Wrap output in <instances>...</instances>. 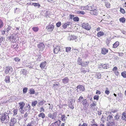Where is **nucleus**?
<instances>
[{"mask_svg": "<svg viewBox=\"0 0 126 126\" xmlns=\"http://www.w3.org/2000/svg\"><path fill=\"white\" fill-rule=\"evenodd\" d=\"M105 6L107 8H110V3L108 2H105Z\"/></svg>", "mask_w": 126, "mask_h": 126, "instance_id": "nucleus-34", "label": "nucleus"}, {"mask_svg": "<svg viewBox=\"0 0 126 126\" xmlns=\"http://www.w3.org/2000/svg\"><path fill=\"white\" fill-rule=\"evenodd\" d=\"M66 52H69L71 49V47H66Z\"/></svg>", "mask_w": 126, "mask_h": 126, "instance_id": "nucleus-45", "label": "nucleus"}, {"mask_svg": "<svg viewBox=\"0 0 126 126\" xmlns=\"http://www.w3.org/2000/svg\"><path fill=\"white\" fill-rule=\"evenodd\" d=\"M6 83H9L10 82V77L9 76H6L5 79Z\"/></svg>", "mask_w": 126, "mask_h": 126, "instance_id": "nucleus-21", "label": "nucleus"}, {"mask_svg": "<svg viewBox=\"0 0 126 126\" xmlns=\"http://www.w3.org/2000/svg\"><path fill=\"white\" fill-rule=\"evenodd\" d=\"M70 25V22H67L65 24H64L63 25V27L64 29H65L67 27H69V26Z\"/></svg>", "mask_w": 126, "mask_h": 126, "instance_id": "nucleus-19", "label": "nucleus"}, {"mask_svg": "<svg viewBox=\"0 0 126 126\" xmlns=\"http://www.w3.org/2000/svg\"><path fill=\"white\" fill-rule=\"evenodd\" d=\"M29 93L31 94H33L35 93V91L33 89H31L29 90Z\"/></svg>", "mask_w": 126, "mask_h": 126, "instance_id": "nucleus-31", "label": "nucleus"}, {"mask_svg": "<svg viewBox=\"0 0 126 126\" xmlns=\"http://www.w3.org/2000/svg\"><path fill=\"white\" fill-rule=\"evenodd\" d=\"M61 47L60 46H57L56 47V53H57L60 50Z\"/></svg>", "mask_w": 126, "mask_h": 126, "instance_id": "nucleus-26", "label": "nucleus"}, {"mask_svg": "<svg viewBox=\"0 0 126 126\" xmlns=\"http://www.w3.org/2000/svg\"><path fill=\"white\" fill-rule=\"evenodd\" d=\"M78 13L79 14L84 15L85 14V13L84 12L82 11H79L78 12Z\"/></svg>", "mask_w": 126, "mask_h": 126, "instance_id": "nucleus-58", "label": "nucleus"}, {"mask_svg": "<svg viewBox=\"0 0 126 126\" xmlns=\"http://www.w3.org/2000/svg\"><path fill=\"white\" fill-rule=\"evenodd\" d=\"M94 100H98L99 99V96L97 95H96L94 96Z\"/></svg>", "mask_w": 126, "mask_h": 126, "instance_id": "nucleus-57", "label": "nucleus"}, {"mask_svg": "<svg viewBox=\"0 0 126 126\" xmlns=\"http://www.w3.org/2000/svg\"><path fill=\"white\" fill-rule=\"evenodd\" d=\"M32 29L35 32H36L38 30V28L37 27H33L32 28Z\"/></svg>", "mask_w": 126, "mask_h": 126, "instance_id": "nucleus-47", "label": "nucleus"}, {"mask_svg": "<svg viewBox=\"0 0 126 126\" xmlns=\"http://www.w3.org/2000/svg\"><path fill=\"white\" fill-rule=\"evenodd\" d=\"M81 8L82 9H83L84 10H87L91 11L94 9L93 6H90V5H88L86 7L82 6Z\"/></svg>", "mask_w": 126, "mask_h": 126, "instance_id": "nucleus-4", "label": "nucleus"}, {"mask_svg": "<svg viewBox=\"0 0 126 126\" xmlns=\"http://www.w3.org/2000/svg\"><path fill=\"white\" fill-rule=\"evenodd\" d=\"M81 103L83 106L84 109H86L87 107V105L88 102L86 99L84 98L81 101Z\"/></svg>", "mask_w": 126, "mask_h": 126, "instance_id": "nucleus-7", "label": "nucleus"}, {"mask_svg": "<svg viewBox=\"0 0 126 126\" xmlns=\"http://www.w3.org/2000/svg\"><path fill=\"white\" fill-rule=\"evenodd\" d=\"M39 117H41L42 119H44L45 117V114L43 113H41L38 115Z\"/></svg>", "mask_w": 126, "mask_h": 126, "instance_id": "nucleus-25", "label": "nucleus"}, {"mask_svg": "<svg viewBox=\"0 0 126 126\" xmlns=\"http://www.w3.org/2000/svg\"><path fill=\"white\" fill-rule=\"evenodd\" d=\"M83 99V97H82L80 96L79 98L78 102L81 103V101Z\"/></svg>", "mask_w": 126, "mask_h": 126, "instance_id": "nucleus-49", "label": "nucleus"}, {"mask_svg": "<svg viewBox=\"0 0 126 126\" xmlns=\"http://www.w3.org/2000/svg\"><path fill=\"white\" fill-rule=\"evenodd\" d=\"M16 119L12 118L10 122H9V125L10 126H14L17 122Z\"/></svg>", "mask_w": 126, "mask_h": 126, "instance_id": "nucleus-5", "label": "nucleus"}, {"mask_svg": "<svg viewBox=\"0 0 126 126\" xmlns=\"http://www.w3.org/2000/svg\"><path fill=\"white\" fill-rule=\"evenodd\" d=\"M3 26V23L2 20L0 19V29Z\"/></svg>", "mask_w": 126, "mask_h": 126, "instance_id": "nucleus-44", "label": "nucleus"}, {"mask_svg": "<svg viewBox=\"0 0 126 126\" xmlns=\"http://www.w3.org/2000/svg\"><path fill=\"white\" fill-rule=\"evenodd\" d=\"M120 11L121 13H122L123 14L125 13V11L124 10L123 8H122V7H120Z\"/></svg>", "mask_w": 126, "mask_h": 126, "instance_id": "nucleus-40", "label": "nucleus"}, {"mask_svg": "<svg viewBox=\"0 0 126 126\" xmlns=\"http://www.w3.org/2000/svg\"><path fill=\"white\" fill-rule=\"evenodd\" d=\"M78 63L79 65H81L82 63L81 61V59L80 57H79L77 60Z\"/></svg>", "mask_w": 126, "mask_h": 126, "instance_id": "nucleus-24", "label": "nucleus"}, {"mask_svg": "<svg viewBox=\"0 0 126 126\" xmlns=\"http://www.w3.org/2000/svg\"><path fill=\"white\" fill-rule=\"evenodd\" d=\"M5 40L4 37H1L0 38V46L1 45V43L2 44V42H3Z\"/></svg>", "mask_w": 126, "mask_h": 126, "instance_id": "nucleus-38", "label": "nucleus"}, {"mask_svg": "<svg viewBox=\"0 0 126 126\" xmlns=\"http://www.w3.org/2000/svg\"><path fill=\"white\" fill-rule=\"evenodd\" d=\"M73 20L74 21L78 22L79 21V18L78 17H76L73 18Z\"/></svg>", "mask_w": 126, "mask_h": 126, "instance_id": "nucleus-46", "label": "nucleus"}, {"mask_svg": "<svg viewBox=\"0 0 126 126\" xmlns=\"http://www.w3.org/2000/svg\"><path fill=\"white\" fill-rule=\"evenodd\" d=\"M96 77L98 79H100L101 77V75L100 73H98L96 74Z\"/></svg>", "mask_w": 126, "mask_h": 126, "instance_id": "nucleus-55", "label": "nucleus"}, {"mask_svg": "<svg viewBox=\"0 0 126 126\" xmlns=\"http://www.w3.org/2000/svg\"><path fill=\"white\" fill-rule=\"evenodd\" d=\"M55 114L54 113L53 114L50 113L48 114V116L49 117L51 118L52 119H55Z\"/></svg>", "mask_w": 126, "mask_h": 126, "instance_id": "nucleus-14", "label": "nucleus"}, {"mask_svg": "<svg viewBox=\"0 0 126 126\" xmlns=\"http://www.w3.org/2000/svg\"><path fill=\"white\" fill-rule=\"evenodd\" d=\"M117 68L116 66L114 67L112 69V70L114 72L117 70Z\"/></svg>", "mask_w": 126, "mask_h": 126, "instance_id": "nucleus-61", "label": "nucleus"}, {"mask_svg": "<svg viewBox=\"0 0 126 126\" xmlns=\"http://www.w3.org/2000/svg\"><path fill=\"white\" fill-rule=\"evenodd\" d=\"M77 88L78 89H79V90L82 91H84V87L82 85H78L77 86Z\"/></svg>", "mask_w": 126, "mask_h": 126, "instance_id": "nucleus-16", "label": "nucleus"}, {"mask_svg": "<svg viewBox=\"0 0 126 126\" xmlns=\"http://www.w3.org/2000/svg\"><path fill=\"white\" fill-rule=\"evenodd\" d=\"M54 27V26L52 24H49L46 27V29H47V31L48 32L51 31L53 30Z\"/></svg>", "mask_w": 126, "mask_h": 126, "instance_id": "nucleus-10", "label": "nucleus"}, {"mask_svg": "<svg viewBox=\"0 0 126 126\" xmlns=\"http://www.w3.org/2000/svg\"><path fill=\"white\" fill-rule=\"evenodd\" d=\"M101 66L104 69H107L109 67V64H101Z\"/></svg>", "mask_w": 126, "mask_h": 126, "instance_id": "nucleus-17", "label": "nucleus"}, {"mask_svg": "<svg viewBox=\"0 0 126 126\" xmlns=\"http://www.w3.org/2000/svg\"><path fill=\"white\" fill-rule=\"evenodd\" d=\"M28 88H27L25 87L23 89V93H26L27 91Z\"/></svg>", "mask_w": 126, "mask_h": 126, "instance_id": "nucleus-51", "label": "nucleus"}, {"mask_svg": "<svg viewBox=\"0 0 126 126\" xmlns=\"http://www.w3.org/2000/svg\"><path fill=\"white\" fill-rule=\"evenodd\" d=\"M105 93L107 95H108L110 93V91L109 90V89L107 88H106L105 89Z\"/></svg>", "mask_w": 126, "mask_h": 126, "instance_id": "nucleus-43", "label": "nucleus"}, {"mask_svg": "<svg viewBox=\"0 0 126 126\" xmlns=\"http://www.w3.org/2000/svg\"><path fill=\"white\" fill-rule=\"evenodd\" d=\"M61 23L60 22H59L56 24V25L58 27H59L61 25Z\"/></svg>", "mask_w": 126, "mask_h": 126, "instance_id": "nucleus-59", "label": "nucleus"}, {"mask_svg": "<svg viewBox=\"0 0 126 126\" xmlns=\"http://www.w3.org/2000/svg\"><path fill=\"white\" fill-rule=\"evenodd\" d=\"M46 62H42L40 64V67L42 69L44 68L46 66Z\"/></svg>", "mask_w": 126, "mask_h": 126, "instance_id": "nucleus-15", "label": "nucleus"}, {"mask_svg": "<svg viewBox=\"0 0 126 126\" xmlns=\"http://www.w3.org/2000/svg\"><path fill=\"white\" fill-rule=\"evenodd\" d=\"M28 113L26 112L25 113V114H24V118H25V119H24L25 120H26L27 119V118H26V117H27V116H28Z\"/></svg>", "mask_w": 126, "mask_h": 126, "instance_id": "nucleus-50", "label": "nucleus"}, {"mask_svg": "<svg viewBox=\"0 0 126 126\" xmlns=\"http://www.w3.org/2000/svg\"><path fill=\"white\" fill-rule=\"evenodd\" d=\"M122 120L126 121V113H123V115L122 116Z\"/></svg>", "mask_w": 126, "mask_h": 126, "instance_id": "nucleus-27", "label": "nucleus"}, {"mask_svg": "<svg viewBox=\"0 0 126 126\" xmlns=\"http://www.w3.org/2000/svg\"><path fill=\"white\" fill-rule=\"evenodd\" d=\"M38 102L37 101H32V105L33 107H34L36 105L37 103Z\"/></svg>", "mask_w": 126, "mask_h": 126, "instance_id": "nucleus-36", "label": "nucleus"}, {"mask_svg": "<svg viewBox=\"0 0 126 126\" xmlns=\"http://www.w3.org/2000/svg\"><path fill=\"white\" fill-rule=\"evenodd\" d=\"M17 109H14L13 110V112L14 113V115H16L17 113Z\"/></svg>", "mask_w": 126, "mask_h": 126, "instance_id": "nucleus-52", "label": "nucleus"}, {"mask_svg": "<svg viewBox=\"0 0 126 126\" xmlns=\"http://www.w3.org/2000/svg\"><path fill=\"white\" fill-rule=\"evenodd\" d=\"M119 44L118 42L117 41L113 45V48H115L119 45Z\"/></svg>", "mask_w": 126, "mask_h": 126, "instance_id": "nucleus-23", "label": "nucleus"}, {"mask_svg": "<svg viewBox=\"0 0 126 126\" xmlns=\"http://www.w3.org/2000/svg\"><path fill=\"white\" fill-rule=\"evenodd\" d=\"M25 103L23 102H21L19 103L20 108L23 109L24 106L25 105Z\"/></svg>", "mask_w": 126, "mask_h": 126, "instance_id": "nucleus-18", "label": "nucleus"}, {"mask_svg": "<svg viewBox=\"0 0 126 126\" xmlns=\"http://www.w3.org/2000/svg\"><path fill=\"white\" fill-rule=\"evenodd\" d=\"M65 116L64 115H61V118H62V120L65 121L66 120L65 119L66 118V117L65 118Z\"/></svg>", "mask_w": 126, "mask_h": 126, "instance_id": "nucleus-53", "label": "nucleus"}, {"mask_svg": "<svg viewBox=\"0 0 126 126\" xmlns=\"http://www.w3.org/2000/svg\"><path fill=\"white\" fill-rule=\"evenodd\" d=\"M91 109L94 110L95 108L96 107V104L94 103L91 104L90 105Z\"/></svg>", "mask_w": 126, "mask_h": 126, "instance_id": "nucleus-29", "label": "nucleus"}, {"mask_svg": "<svg viewBox=\"0 0 126 126\" xmlns=\"http://www.w3.org/2000/svg\"><path fill=\"white\" fill-rule=\"evenodd\" d=\"M16 34H13L8 37V40L12 43H13L16 42Z\"/></svg>", "mask_w": 126, "mask_h": 126, "instance_id": "nucleus-2", "label": "nucleus"}, {"mask_svg": "<svg viewBox=\"0 0 126 126\" xmlns=\"http://www.w3.org/2000/svg\"><path fill=\"white\" fill-rule=\"evenodd\" d=\"M45 46L44 43H41L38 45V47L40 50L43 51L45 48Z\"/></svg>", "mask_w": 126, "mask_h": 126, "instance_id": "nucleus-8", "label": "nucleus"}, {"mask_svg": "<svg viewBox=\"0 0 126 126\" xmlns=\"http://www.w3.org/2000/svg\"><path fill=\"white\" fill-rule=\"evenodd\" d=\"M104 33L103 32H98L97 33V36L98 37H100L101 36L104 35Z\"/></svg>", "mask_w": 126, "mask_h": 126, "instance_id": "nucleus-30", "label": "nucleus"}, {"mask_svg": "<svg viewBox=\"0 0 126 126\" xmlns=\"http://www.w3.org/2000/svg\"><path fill=\"white\" fill-rule=\"evenodd\" d=\"M33 5H34L35 7L38 6L39 7L40 6V5L38 3H33Z\"/></svg>", "mask_w": 126, "mask_h": 126, "instance_id": "nucleus-54", "label": "nucleus"}, {"mask_svg": "<svg viewBox=\"0 0 126 126\" xmlns=\"http://www.w3.org/2000/svg\"><path fill=\"white\" fill-rule=\"evenodd\" d=\"M71 36L72 40L76 39L77 38L74 35H72Z\"/></svg>", "mask_w": 126, "mask_h": 126, "instance_id": "nucleus-60", "label": "nucleus"}, {"mask_svg": "<svg viewBox=\"0 0 126 126\" xmlns=\"http://www.w3.org/2000/svg\"><path fill=\"white\" fill-rule=\"evenodd\" d=\"M60 122L59 120L56 121V126H59L60 125Z\"/></svg>", "mask_w": 126, "mask_h": 126, "instance_id": "nucleus-41", "label": "nucleus"}, {"mask_svg": "<svg viewBox=\"0 0 126 126\" xmlns=\"http://www.w3.org/2000/svg\"><path fill=\"white\" fill-rule=\"evenodd\" d=\"M108 52V49L104 48H102L101 53L102 54L105 55Z\"/></svg>", "mask_w": 126, "mask_h": 126, "instance_id": "nucleus-13", "label": "nucleus"}, {"mask_svg": "<svg viewBox=\"0 0 126 126\" xmlns=\"http://www.w3.org/2000/svg\"><path fill=\"white\" fill-rule=\"evenodd\" d=\"M31 109V106L29 105H28L26 107V110L29 111Z\"/></svg>", "mask_w": 126, "mask_h": 126, "instance_id": "nucleus-48", "label": "nucleus"}, {"mask_svg": "<svg viewBox=\"0 0 126 126\" xmlns=\"http://www.w3.org/2000/svg\"><path fill=\"white\" fill-rule=\"evenodd\" d=\"M89 62L88 61L87 62H85L84 63H82L81 65L83 66H86L89 64Z\"/></svg>", "mask_w": 126, "mask_h": 126, "instance_id": "nucleus-33", "label": "nucleus"}, {"mask_svg": "<svg viewBox=\"0 0 126 126\" xmlns=\"http://www.w3.org/2000/svg\"><path fill=\"white\" fill-rule=\"evenodd\" d=\"M13 69L11 67H7L5 71L6 73L7 74L8 73L10 74L12 73Z\"/></svg>", "mask_w": 126, "mask_h": 126, "instance_id": "nucleus-9", "label": "nucleus"}, {"mask_svg": "<svg viewBox=\"0 0 126 126\" xmlns=\"http://www.w3.org/2000/svg\"><path fill=\"white\" fill-rule=\"evenodd\" d=\"M7 27H6L5 28V30L2 32V33L3 34H5V33H8L9 31H10L12 29V28L10 26H8Z\"/></svg>", "mask_w": 126, "mask_h": 126, "instance_id": "nucleus-6", "label": "nucleus"}, {"mask_svg": "<svg viewBox=\"0 0 126 126\" xmlns=\"http://www.w3.org/2000/svg\"><path fill=\"white\" fill-rule=\"evenodd\" d=\"M82 27L87 30H89L91 29L90 25L88 23H82Z\"/></svg>", "mask_w": 126, "mask_h": 126, "instance_id": "nucleus-3", "label": "nucleus"}, {"mask_svg": "<svg viewBox=\"0 0 126 126\" xmlns=\"http://www.w3.org/2000/svg\"><path fill=\"white\" fill-rule=\"evenodd\" d=\"M20 59L18 57H16L14 59V61L16 62L17 63L19 62H20Z\"/></svg>", "mask_w": 126, "mask_h": 126, "instance_id": "nucleus-20", "label": "nucleus"}, {"mask_svg": "<svg viewBox=\"0 0 126 126\" xmlns=\"http://www.w3.org/2000/svg\"><path fill=\"white\" fill-rule=\"evenodd\" d=\"M0 119L1 121H4L5 123H7L8 122L9 119L8 114L5 112L3 113L0 117Z\"/></svg>", "mask_w": 126, "mask_h": 126, "instance_id": "nucleus-1", "label": "nucleus"}, {"mask_svg": "<svg viewBox=\"0 0 126 126\" xmlns=\"http://www.w3.org/2000/svg\"><path fill=\"white\" fill-rule=\"evenodd\" d=\"M121 75L124 78H126V72L124 71L121 73Z\"/></svg>", "mask_w": 126, "mask_h": 126, "instance_id": "nucleus-39", "label": "nucleus"}, {"mask_svg": "<svg viewBox=\"0 0 126 126\" xmlns=\"http://www.w3.org/2000/svg\"><path fill=\"white\" fill-rule=\"evenodd\" d=\"M19 110L21 113H24V110H23V109L19 108Z\"/></svg>", "mask_w": 126, "mask_h": 126, "instance_id": "nucleus-56", "label": "nucleus"}, {"mask_svg": "<svg viewBox=\"0 0 126 126\" xmlns=\"http://www.w3.org/2000/svg\"><path fill=\"white\" fill-rule=\"evenodd\" d=\"M120 116V115L119 114L116 113V115L114 117V119L117 120L119 119Z\"/></svg>", "mask_w": 126, "mask_h": 126, "instance_id": "nucleus-28", "label": "nucleus"}, {"mask_svg": "<svg viewBox=\"0 0 126 126\" xmlns=\"http://www.w3.org/2000/svg\"><path fill=\"white\" fill-rule=\"evenodd\" d=\"M114 123L113 122H109L107 124L108 126H114Z\"/></svg>", "mask_w": 126, "mask_h": 126, "instance_id": "nucleus-32", "label": "nucleus"}, {"mask_svg": "<svg viewBox=\"0 0 126 126\" xmlns=\"http://www.w3.org/2000/svg\"><path fill=\"white\" fill-rule=\"evenodd\" d=\"M69 80V79L67 77H65L62 80V82L64 84L68 83Z\"/></svg>", "mask_w": 126, "mask_h": 126, "instance_id": "nucleus-12", "label": "nucleus"}, {"mask_svg": "<svg viewBox=\"0 0 126 126\" xmlns=\"http://www.w3.org/2000/svg\"><path fill=\"white\" fill-rule=\"evenodd\" d=\"M38 119L37 118H36L35 119H34L32 120L31 122V123L33 124H36V121H38Z\"/></svg>", "mask_w": 126, "mask_h": 126, "instance_id": "nucleus-22", "label": "nucleus"}, {"mask_svg": "<svg viewBox=\"0 0 126 126\" xmlns=\"http://www.w3.org/2000/svg\"><path fill=\"white\" fill-rule=\"evenodd\" d=\"M99 11L98 10L93 9L90 12L91 14L92 15H97L98 14Z\"/></svg>", "mask_w": 126, "mask_h": 126, "instance_id": "nucleus-11", "label": "nucleus"}, {"mask_svg": "<svg viewBox=\"0 0 126 126\" xmlns=\"http://www.w3.org/2000/svg\"><path fill=\"white\" fill-rule=\"evenodd\" d=\"M114 73L117 76H118L119 74V72L117 70L114 72Z\"/></svg>", "mask_w": 126, "mask_h": 126, "instance_id": "nucleus-63", "label": "nucleus"}, {"mask_svg": "<svg viewBox=\"0 0 126 126\" xmlns=\"http://www.w3.org/2000/svg\"><path fill=\"white\" fill-rule=\"evenodd\" d=\"M113 117L112 115H109L107 118V120H113Z\"/></svg>", "mask_w": 126, "mask_h": 126, "instance_id": "nucleus-42", "label": "nucleus"}, {"mask_svg": "<svg viewBox=\"0 0 126 126\" xmlns=\"http://www.w3.org/2000/svg\"><path fill=\"white\" fill-rule=\"evenodd\" d=\"M20 10L19 8H16L15 9V14H18L20 12Z\"/></svg>", "mask_w": 126, "mask_h": 126, "instance_id": "nucleus-35", "label": "nucleus"}, {"mask_svg": "<svg viewBox=\"0 0 126 126\" xmlns=\"http://www.w3.org/2000/svg\"><path fill=\"white\" fill-rule=\"evenodd\" d=\"M81 72H83L84 74H85L86 72V71L84 69H82L81 71Z\"/></svg>", "mask_w": 126, "mask_h": 126, "instance_id": "nucleus-62", "label": "nucleus"}, {"mask_svg": "<svg viewBox=\"0 0 126 126\" xmlns=\"http://www.w3.org/2000/svg\"><path fill=\"white\" fill-rule=\"evenodd\" d=\"M40 112H41L42 111L44 112L45 111L44 109L43 108V107H41L40 108Z\"/></svg>", "mask_w": 126, "mask_h": 126, "instance_id": "nucleus-64", "label": "nucleus"}, {"mask_svg": "<svg viewBox=\"0 0 126 126\" xmlns=\"http://www.w3.org/2000/svg\"><path fill=\"white\" fill-rule=\"evenodd\" d=\"M126 19L124 17H123L121 18H120L119 19V21L123 23H124Z\"/></svg>", "mask_w": 126, "mask_h": 126, "instance_id": "nucleus-37", "label": "nucleus"}]
</instances>
